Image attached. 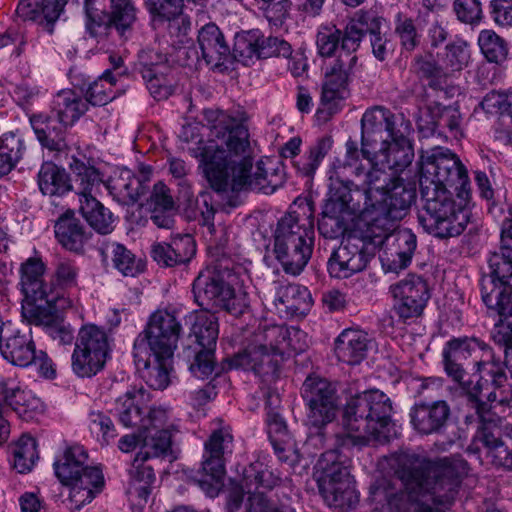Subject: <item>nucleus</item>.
Returning a JSON list of instances; mask_svg holds the SVG:
<instances>
[{
  "label": "nucleus",
  "instance_id": "obj_4",
  "mask_svg": "<svg viewBox=\"0 0 512 512\" xmlns=\"http://www.w3.org/2000/svg\"><path fill=\"white\" fill-rule=\"evenodd\" d=\"M369 164L370 169L361 176L364 177L365 204L369 207L368 218L374 221V242L389 240L394 230L395 222L401 220L413 203L416 192L404 184L395 172L377 164V159Z\"/></svg>",
  "mask_w": 512,
  "mask_h": 512
},
{
  "label": "nucleus",
  "instance_id": "obj_9",
  "mask_svg": "<svg viewBox=\"0 0 512 512\" xmlns=\"http://www.w3.org/2000/svg\"><path fill=\"white\" fill-rule=\"evenodd\" d=\"M422 208L418 220L423 229L439 239L457 237L471 219L466 204H457L450 189L439 186H420Z\"/></svg>",
  "mask_w": 512,
  "mask_h": 512
},
{
  "label": "nucleus",
  "instance_id": "obj_55",
  "mask_svg": "<svg viewBox=\"0 0 512 512\" xmlns=\"http://www.w3.org/2000/svg\"><path fill=\"white\" fill-rule=\"evenodd\" d=\"M333 140L324 136L316 141L309 149V152L294 163L297 171L306 177H312L320 163L331 150Z\"/></svg>",
  "mask_w": 512,
  "mask_h": 512
},
{
  "label": "nucleus",
  "instance_id": "obj_61",
  "mask_svg": "<svg viewBox=\"0 0 512 512\" xmlns=\"http://www.w3.org/2000/svg\"><path fill=\"white\" fill-rule=\"evenodd\" d=\"M88 427L91 434L101 445H107L117 436L111 418L101 411H91L88 415Z\"/></svg>",
  "mask_w": 512,
  "mask_h": 512
},
{
  "label": "nucleus",
  "instance_id": "obj_43",
  "mask_svg": "<svg viewBox=\"0 0 512 512\" xmlns=\"http://www.w3.org/2000/svg\"><path fill=\"white\" fill-rule=\"evenodd\" d=\"M150 450V448L143 446L136 454L132 467L129 470L130 481L127 493L144 501L147 500L151 492V485L155 480L153 468L145 465L144 462L150 458L162 456L154 455L150 453Z\"/></svg>",
  "mask_w": 512,
  "mask_h": 512
},
{
  "label": "nucleus",
  "instance_id": "obj_14",
  "mask_svg": "<svg viewBox=\"0 0 512 512\" xmlns=\"http://www.w3.org/2000/svg\"><path fill=\"white\" fill-rule=\"evenodd\" d=\"M107 332L94 324L82 326L71 355V369L79 378H92L101 372L110 354Z\"/></svg>",
  "mask_w": 512,
  "mask_h": 512
},
{
  "label": "nucleus",
  "instance_id": "obj_47",
  "mask_svg": "<svg viewBox=\"0 0 512 512\" xmlns=\"http://www.w3.org/2000/svg\"><path fill=\"white\" fill-rule=\"evenodd\" d=\"M55 236L67 250L80 251L89 238V232L73 213L63 214L55 224Z\"/></svg>",
  "mask_w": 512,
  "mask_h": 512
},
{
  "label": "nucleus",
  "instance_id": "obj_20",
  "mask_svg": "<svg viewBox=\"0 0 512 512\" xmlns=\"http://www.w3.org/2000/svg\"><path fill=\"white\" fill-rule=\"evenodd\" d=\"M358 49L359 34L352 26L343 40L340 53L325 73L321 95L323 102H331L341 97V92L347 88L358 61L356 55Z\"/></svg>",
  "mask_w": 512,
  "mask_h": 512
},
{
  "label": "nucleus",
  "instance_id": "obj_7",
  "mask_svg": "<svg viewBox=\"0 0 512 512\" xmlns=\"http://www.w3.org/2000/svg\"><path fill=\"white\" fill-rule=\"evenodd\" d=\"M135 391H127L116 399L113 408L119 422L139 431L144 447L154 455H166L171 450L173 434L178 423L170 408L164 406L141 407Z\"/></svg>",
  "mask_w": 512,
  "mask_h": 512
},
{
  "label": "nucleus",
  "instance_id": "obj_34",
  "mask_svg": "<svg viewBox=\"0 0 512 512\" xmlns=\"http://www.w3.org/2000/svg\"><path fill=\"white\" fill-rule=\"evenodd\" d=\"M197 42L202 59L213 69L227 68L231 51L224 34L214 23H208L198 31Z\"/></svg>",
  "mask_w": 512,
  "mask_h": 512
},
{
  "label": "nucleus",
  "instance_id": "obj_21",
  "mask_svg": "<svg viewBox=\"0 0 512 512\" xmlns=\"http://www.w3.org/2000/svg\"><path fill=\"white\" fill-rule=\"evenodd\" d=\"M181 333V323L173 312L157 310L149 317L145 329L137 336L133 346L171 354L177 348Z\"/></svg>",
  "mask_w": 512,
  "mask_h": 512
},
{
  "label": "nucleus",
  "instance_id": "obj_37",
  "mask_svg": "<svg viewBox=\"0 0 512 512\" xmlns=\"http://www.w3.org/2000/svg\"><path fill=\"white\" fill-rule=\"evenodd\" d=\"M29 121L37 140L43 148L57 153L67 149L66 132L70 128L68 125L58 122V119L51 113L33 114Z\"/></svg>",
  "mask_w": 512,
  "mask_h": 512
},
{
  "label": "nucleus",
  "instance_id": "obj_15",
  "mask_svg": "<svg viewBox=\"0 0 512 512\" xmlns=\"http://www.w3.org/2000/svg\"><path fill=\"white\" fill-rule=\"evenodd\" d=\"M233 452V435L229 426H223L211 432L204 443L201 469L194 481L208 495L217 494L225 475L227 457Z\"/></svg>",
  "mask_w": 512,
  "mask_h": 512
},
{
  "label": "nucleus",
  "instance_id": "obj_36",
  "mask_svg": "<svg viewBox=\"0 0 512 512\" xmlns=\"http://www.w3.org/2000/svg\"><path fill=\"white\" fill-rule=\"evenodd\" d=\"M196 253V243L190 234L176 235L170 242L152 246L151 257L162 267H175L188 263Z\"/></svg>",
  "mask_w": 512,
  "mask_h": 512
},
{
  "label": "nucleus",
  "instance_id": "obj_39",
  "mask_svg": "<svg viewBox=\"0 0 512 512\" xmlns=\"http://www.w3.org/2000/svg\"><path fill=\"white\" fill-rule=\"evenodd\" d=\"M477 349H485L484 344L477 339L455 338L446 343L443 349L444 367L455 382L463 384L465 372L462 361L467 360Z\"/></svg>",
  "mask_w": 512,
  "mask_h": 512
},
{
  "label": "nucleus",
  "instance_id": "obj_32",
  "mask_svg": "<svg viewBox=\"0 0 512 512\" xmlns=\"http://www.w3.org/2000/svg\"><path fill=\"white\" fill-rule=\"evenodd\" d=\"M36 346L30 330L4 329L0 331V353L9 363L28 367L35 360Z\"/></svg>",
  "mask_w": 512,
  "mask_h": 512
},
{
  "label": "nucleus",
  "instance_id": "obj_10",
  "mask_svg": "<svg viewBox=\"0 0 512 512\" xmlns=\"http://www.w3.org/2000/svg\"><path fill=\"white\" fill-rule=\"evenodd\" d=\"M349 468V456L338 449L322 453L315 466L319 493L337 512H347L359 501Z\"/></svg>",
  "mask_w": 512,
  "mask_h": 512
},
{
  "label": "nucleus",
  "instance_id": "obj_27",
  "mask_svg": "<svg viewBox=\"0 0 512 512\" xmlns=\"http://www.w3.org/2000/svg\"><path fill=\"white\" fill-rule=\"evenodd\" d=\"M133 356L140 377L150 388L164 390L168 387L174 353L163 354L133 346Z\"/></svg>",
  "mask_w": 512,
  "mask_h": 512
},
{
  "label": "nucleus",
  "instance_id": "obj_50",
  "mask_svg": "<svg viewBox=\"0 0 512 512\" xmlns=\"http://www.w3.org/2000/svg\"><path fill=\"white\" fill-rule=\"evenodd\" d=\"M88 454L83 446L74 444L68 446L60 459L53 464L56 477L62 484L71 481L88 465Z\"/></svg>",
  "mask_w": 512,
  "mask_h": 512
},
{
  "label": "nucleus",
  "instance_id": "obj_40",
  "mask_svg": "<svg viewBox=\"0 0 512 512\" xmlns=\"http://www.w3.org/2000/svg\"><path fill=\"white\" fill-rule=\"evenodd\" d=\"M417 247V237L410 229H400L393 236L392 248L381 257L386 271L398 272L405 269L412 261Z\"/></svg>",
  "mask_w": 512,
  "mask_h": 512
},
{
  "label": "nucleus",
  "instance_id": "obj_63",
  "mask_svg": "<svg viewBox=\"0 0 512 512\" xmlns=\"http://www.w3.org/2000/svg\"><path fill=\"white\" fill-rule=\"evenodd\" d=\"M452 8L456 19L463 24L475 27L484 19L481 0H453Z\"/></svg>",
  "mask_w": 512,
  "mask_h": 512
},
{
  "label": "nucleus",
  "instance_id": "obj_13",
  "mask_svg": "<svg viewBox=\"0 0 512 512\" xmlns=\"http://www.w3.org/2000/svg\"><path fill=\"white\" fill-rule=\"evenodd\" d=\"M420 186L453 188L459 196L468 194V172L459 157L450 149L436 146L422 150L419 159Z\"/></svg>",
  "mask_w": 512,
  "mask_h": 512
},
{
  "label": "nucleus",
  "instance_id": "obj_51",
  "mask_svg": "<svg viewBox=\"0 0 512 512\" xmlns=\"http://www.w3.org/2000/svg\"><path fill=\"white\" fill-rule=\"evenodd\" d=\"M55 294L62 296L67 301V305L65 304L63 307H58L56 301L50 302L49 297H43L33 301H44V304H29L28 307L23 308L25 317L28 318L31 323L43 325L46 327L47 331L56 323L57 313L72 306V300L68 296H65L59 291H55Z\"/></svg>",
  "mask_w": 512,
  "mask_h": 512
},
{
  "label": "nucleus",
  "instance_id": "obj_54",
  "mask_svg": "<svg viewBox=\"0 0 512 512\" xmlns=\"http://www.w3.org/2000/svg\"><path fill=\"white\" fill-rule=\"evenodd\" d=\"M422 28L423 26H419L417 20L415 22L411 17L401 12L395 15L394 33L405 51H414L420 45L422 35L419 30Z\"/></svg>",
  "mask_w": 512,
  "mask_h": 512
},
{
  "label": "nucleus",
  "instance_id": "obj_35",
  "mask_svg": "<svg viewBox=\"0 0 512 512\" xmlns=\"http://www.w3.org/2000/svg\"><path fill=\"white\" fill-rule=\"evenodd\" d=\"M68 0H20L16 14L23 21L37 23L48 33L54 30V24L64 13Z\"/></svg>",
  "mask_w": 512,
  "mask_h": 512
},
{
  "label": "nucleus",
  "instance_id": "obj_59",
  "mask_svg": "<svg viewBox=\"0 0 512 512\" xmlns=\"http://www.w3.org/2000/svg\"><path fill=\"white\" fill-rule=\"evenodd\" d=\"M478 45L489 62L501 63L507 58V43L493 30H482L478 36Z\"/></svg>",
  "mask_w": 512,
  "mask_h": 512
},
{
  "label": "nucleus",
  "instance_id": "obj_49",
  "mask_svg": "<svg viewBox=\"0 0 512 512\" xmlns=\"http://www.w3.org/2000/svg\"><path fill=\"white\" fill-rule=\"evenodd\" d=\"M38 186L42 194L48 196H62L73 190L66 170L53 162L42 164L38 172Z\"/></svg>",
  "mask_w": 512,
  "mask_h": 512
},
{
  "label": "nucleus",
  "instance_id": "obj_53",
  "mask_svg": "<svg viewBox=\"0 0 512 512\" xmlns=\"http://www.w3.org/2000/svg\"><path fill=\"white\" fill-rule=\"evenodd\" d=\"M105 252L111 256L114 267L123 276L135 277L144 271V263L120 243L107 244Z\"/></svg>",
  "mask_w": 512,
  "mask_h": 512
},
{
  "label": "nucleus",
  "instance_id": "obj_12",
  "mask_svg": "<svg viewBox=\"0 0 512 512\" xmlns=\"http://www.w3.org/2000/svg\"><path fill=\"white\" fill-rule=\"evenodd\" d=\"M480 394L479 384L473 390L468 389V404L475 411L478 423L474 443L483 445L486 457L492 464L512 470V424L506 428L509 442L504 441L500 437L502 419L491 411V404L481 400Z\"/></svg>",
  "mask_w": 512,
  "mask_h": 512
},
{
  "label": "nucleus",
  "instance_id": "obj_16",
  "mask_svg": "<svg viewBox=\"0 0 512 512\" xmlns=\"http://www.w3.org/2000/svg\"><path fill=\"white\" fill-rule=\"evenodd\" d=\"M480 291L489 314L499 317L491 335L507 357L509 350H512V283L481 278Z\"/></svg>",
  "mask_w": 512,
  "mask_h": 512
},
{
  "label": "nucleus",
  "instance_id": "obj_18",
  "mask_svg": "<svg viewBox=\"0 0 512 512\" xmlns=\"http://www.w3.org/2000/svg\"><path fill=\"white\" fill-rule=\"evenodd\" d=\"M189 153L199 159V168L214 191H233V177L240 167V161L232 159L235 155L231 154L228 148L224 149L216 142L209 141L208 146L189 148Z\"/></svg>",
  "mask_w": 512,
  "mask_h": 512
},
{
  "label": "nucleus",
  "instance_id": "obj_30",
  "mask_svg": "<svg viewBox=\"0 0 512 512\" xmlns=\"http://www.w3.org/2000/svg\"><path fill=\"white\" fill-rule=\"evenodd\" d=\"M46 264L39 256H32L26 259L20 266L21 292L27 299L35 300L37 298L49 297L50 302H57L58 307H63L67 301L60 295L55 294L54 290L44 284V274Z\"/></svg>",
  "mask_w": 512,
  "mask_h": 512
},
{
  "label": "nucleus",
  "instance_id": "obj_45",
  "mask_svg": "<svg viewBox=\"0 0 512 512\" xmlns=\"http://www.w3.org/2000/svg\"><path fill=\"white\" fill-rule=\"evenodd\" d=\"M369 343L366 332L345 329L336 338L334 351L339 361L356 365L366 357Z\"/></svg>",
  "mask_w": 512,
  "mask_h": 512
},
{
  "label": "nucleus",
  "instance_id": "obj_62",
  "mask_svg": "<svg viewBox=\"0 0 512 512\" xmlns=\"http://www.w3.org/2000/svg\"><path fill=\"white\" fill-rule=\"evenodd\" d=\"M280 478L267 469L263 463L256 462L249 466L244 472V484L248 489L254 485L255 490L259 488L271 489L279 482ZM250 492V490H248Z\"/></svg>",
  "mask_w": 512,
  "mask_h": 512
},
{
  "label": "nucleus",
  "instance_id": "obj_48",
  "mask_svg": "<svg viewBox=\"0 0 512 512\" xmlns=\"http://www.w3.org/2000/svg\"><path fill=\"white\" fill-rule=\"evenodd\" d=\"M383 18L371 12H365L357 18V23L360 24L365 31V34H370V44L372 54L378 61H385L394 52V43L384 34L380 32Z\"/></svg>",
  "mask_w": 512,
  "mask_h": 512
},
{
  "label": "nucleus",
  "instance_id": "obj_1",
  "mask_svg": "<svg viewBox=\"0 0 512 512\" xmlns=\"http://www.w3.org/2000/svg\"><path fill=\"white\" fill-rule=\"evenodd\" d=\"M363 165L357 142L348 139L343 159L336 158L328 170V193L324 206L328 213L358 214L355 229L331 254L327 268L332 277L344 279L363 271L384 242H374V221L369 220L365 194L351 180L361 177Z\"/></svg>",
  "mask_w": 512,
  "mask_h": 512
},
{
  "label": "nucleus",
  "instance_id": "obj_19",
  "mask_svg": "<svg viewBox=\"0 0 512 512\" xmlns=\"http://www.w3.org/2000/svg\"><path fill=\"white\" fill-rule=\"evenodd\" d=\"M191 334L195 337L196 347L189 370L198 379L208 378L215 368V349L219 334L217 318L207 312L197 314L192 323Z\"/></svg>",
  "mask_w": 512,
  "mask_h": 512
},
{
  "label": "nucleus",
  "instance_id": "obj_42",
  "mask_svg": "<svg viewBox=\"0 0 512 512\" xmlns=\"http://www.w3.org/2000/svg\"><path fill=\"white\" fill-rule=\"evenodd\" d=\"M105 187L112 198L124 206L134 205L145 190L142 181L128 168H121L105 183Z\"/></svg>",
  "mask_w": 512,
  "mask_h": 512
},
{
  "label": "nucleus",
  "instance_id": "obj_5",
  "mask_svg": "<svg viewBox=\"0 0 512 512\" xmlns=\"http://www.w3.org/2000/svg\"><path fill=\"white\" fill-rule=\"evenodd\" d=\"M392 413L391 399L378 389L351 396L344 407L343 432L337 435V443L343 448H361L386 439Z\"/></svg>",
  "mask_w": 512,
  "mask_h": 512
},
{
  "label": "nucleus",
  "instance_id": "obj_2",
  "mask_svg": "<svg viewBox=\"0 0 512 512\" xmlns=\"http://www.w3.org/2000/svg\"><path fill=\"white\" fill-rule=\"evenodd\" d=\"M390 466L402 489L385 492L388 512H444L467 474V462L461 457L431 460L415 453L392 456Z\"/></svg>",
  "mask_w": 512,
  "mask_h": 512
},
{
  "label": "nucleus",
  "instance_id": "obj_46",
  "mask_svg": "<svg viewBox=\"0 0 512 512\" xmlns=\"http://www.w3.org/2000/svg\"><path fill=\"white\" fill-rule=\"evenodd\" d=\"M359 34V46L365 36V31L360 24L357 23V19L350 21L345 29L342 31L336 27V25L326 24L319 26L316 34V48L317 52L321 57L329 58L332 57L336 50L343 45V40L350 27H352Z\"/></svg>",
  "mask_w": 512,
  "mask_h": 512
},
{
  "label": "nucleus",
  "instance_id": "obj_22",
  "mask_svg": "<svg viewBox=\"0 0 512 512\" xmlns=\"http://www.w3.org/2000/svg\"><path fill=\"white\" fill-rule=\"evenodd\" d=\"M135 70L142 76L155 100H165L173 93L172 68L165 53L155 48L142 49L138 54Z\"/></svg>",
  "mask_w": 512,
  "mask_h": 512
},
{
  "label": "nucleus",
  "instance_id": "obj_25",
  "mask_svg": "<svg viewBox=\"0 0 512 512\" xmlns=\"http://www.w3.org/2000/svg\"><path fill=\"white\" fill-rule=\"evenodd\" d=\"M483 356L484 358L475 363L478 373V379L476 382L470 380L463 382L462 384L466 396L468 397V389L473 390V387L476 384H479L481 386L480 396L482 401L486 399L490 404L493 402H498L499 404L511 407L512 396L510 398L507 396H502L504 393L502 390L500 391V395H498L496 391H488L489 385L495 388H501L503 383L506 382L507 376L504 363L500 359H495L490 348L486 349Z\"/></svg>",
  "mask_w": 512,
  "mask_h": 512
},
{
  "label": "nucleus",
  "instance_id": "obj_11",
  "mask_svg": "<svg viewBox=\"0 0 512 512\" xmlns=\"http://www.w3.org/2000/svg\"><path fill=\"white\" fill-rule=\"evenodd\" d=\"M301 396L307 407V422L310 426L304 448L309 454H314L324 447V428L336 418L338 397L332 383L319 376L306 378Z\"/></svg>",
  "mask_w": 512,
  "mask_h": 512
},
{
  "label": "nucleus",
  "instance_id": "obj_33",
  "mask_svg": "<svg viewBox=\"0 0 512 512\" xmlns=\"http://www.w3.org/2000/svg\"><path fill=\"white\" fill-rule=\"evenodd\" d=\"M104 484L102 470L99 467L87 465L83 471L73 476L71 481L63 484L70 488L68 498L70 508L80 510L90 503L103 490Z\"/></svg>",
  "mask_w": 512,
  "mask_h": 512
},
{
  "label": "nucleus",
  "instance_id": "obj_44",
  "mask_svg": "<svg viewBox=\"0 0 512 512\" xmlns=\"http://www.w3.org/2000/svg\"><path fill=\"white\" fill-rule=\"evenodd\" d=\"M69 168L74 174L73 190L79 199L96 198L101 185H105L100 171L95 168L85 157H71Z\"/></svg>",
  "mask_w": 512,
  "mask_h": 512
},
{
  "label": "nucleus",
  "instance_id": "obj_17",
  "mask_svg": "<svg viewBox=\"0 0 512 512\" xmlns=\"http://www.w3.org/2000/svg\"><path fill=\"white\" fill-rule=\"evenodd\" d=\"M192 292L195 302L203 310H225L235 316L244 311V305L235 295L234 288L216 267L206 268L199 273L193 282Z\"/></svg>",
  "mask_w": 512,
  "mask_h": 512
},
{
  "label": "nucleus",
  "instance_id": "obj_64",
  "mask_svg": "<svg viewBox=\"0 0 512 512\" xmlns=\"http://www.w3.org/2000/svg\"><path fill=\"white\" fill-rule=\"evenodd\" d=\"M247 512H296L291 499L285 496L277 502L268 501L263 493H254L248 498Z\"/></svg>",
  "mask_w": 512,
  "mask_h": 512
},
{
  "label": "nucleus",
  "instance_id": "obj_28",
  "mask_svg": "<svg viewBox=\"0 0 512 512\" xmlns=\"http://www.w3.org/2000/svg\"><path fill=\"white\" fill-rule=\"evenodd\" d=\"M0 405L11 409L24 421H32L44 411L41 399L11 377H0Z\"/></svg>",
  "mask_w": 512,
  "mask_h": 512
},
{
  "label": "nucleus",
  "instance_id": "obj_23",
  "mask_svg": "<svg viewBox=\"0 0 512 512\" xmlns=\"http://www.w3.org/2000/svg\"><path fill=\"white\" fill-rule=\"evenodd\" d=\"M390 292L394 298L392 310L402 322L421 316L431 296L427 282L415 274L391 285Z\"/></svg>",
  "mask_w": 512,
  "mask_h": 512
},
{
  "label": "nucleus",
  "instance_id": "obj_41",
  "mask_svg": "<svg viewBox=\"0 0 512 512\" xmlns=\"http://www.w3.org/2000/svg\"><path fill=\"white\" fill-rule=\"evenodd\" d=\"M88 110L84 96L73 89L58 91L51 100L50 113L58 122L72 127Z\"/></svg>",
  "mask_w": 512,
  "mask_h": 512
},
{
  "label": "nucleus",
  "instance_id": "obj_57",
  "mask_svg": "<svg viewBox=\"0 0 512 512\" xmlns=\"http://www.w3.org/2000/svg\"><path fill=\"white\" fill-rule=\"evenodd\" d=\"M80 268L77 264L68 259L59 260L55 266L52 276V286L49 290L62 292L78 287Z\"/></svg>",
  "mask_w": 512,
  "mask_h": 512
},
{
  "label": "nucleus",
  "instance_id": "obj_6",
  "mask_svg": "<svg viewBox=\"0 0 512 512\" xmlns=\"http://www.w3.org/2000/svg\"><path fill=\"white\" fill-rule=\"evenodd\" d=\"M362 148L360 157L369 159L370 151L367 149V136L380 134L381 149L376 153L377 164L399 173L405 170L414 158V151L407 134L411 124L402 115H395L385 108L377 107L366 111L361 119Z\"/></svg>",
  "mask_w": 512,
  "mask_h": 512
},
{
  "label": "nucleus",
  "instance_id": "obj_31",
  "mask_svg": "<svg viewBox=\"0 0 512 512\" xmlns=\"http://www.w3.org/2000/svg\"><path fill=\"white\" fill-rule=\"evenodd\" d=\"M273 305L282 318L305 316L311 308L310 292L298 284L274 281Z\"/></svg>",
  "mask_w": 512,
  "mask_h": 512
},
{
  "label": "nucleus",
  "instance_id": "obj_29",
  "mask_svg": "<svg viewBox=\"0 0 512 512\" xmlns=\"http://www.w3.org/2000/svg\"><path fill=\"white\" fill-rule=\"evenodd\" d=\"M450 415V406L444 400L416 403L409 412L413 429L421 435L444 432Z\"/></svg>",
  "mask_w": 512,
  "mask_h": 512
},
{
  "label": "nucleus",
  "instance_id": "obj_3",
  "mask_svg": "<svg viewBox=\"0 0 512 512\" xmlns=\"http://www.w3.org/2000/svg\"><path fill=\"white\" fill-rule=\"evenodd\" d=\"M205 118L212 125V134L226 145L229 152L242 156L240 167L233 177V191L244 190L272 194L285 183L282 164L270 158L257 161L253 167L250 134L247 126L248 116L245 111L237 110L231 114L223 111H205Z\"/></svg>",
  "mask_w": 512,
  "mask_h": 512
},
{
  "label": "nucleus",
  "instance_id": "obj_56",
  "mask_svg": "<svg viewBox=\"0 0 512 512\" xmlns=\"http://www.w3.org/2000/svg\"><path fill=\"white\" fill-rule=\"evenodd\" d=\"M116 79L111 70L104 71L102 76L91 83L86 91L84 99L87 105L104 106L115 98L112 87L115 85Z\"/></svg>",
  "mask_w": 512,
  "mask_h": 512
},
{
  "label": "nucleus",
  "instance_id": "obj_58",
  "mask_svg": "<svg viewBox=\"0 0 512 512\" xmlns=\"http://www.w3.org/2000/svg\"><path fill=\"white\" fill-rule=\"evenodd\" d=\"M13 455L14 468L19 473L31 471L39 458L36 440L29 435H22L15 444Z\"/></svg>",
  "mask_w": 512,
  "mask_h": 512
},
{
  "label": "nucleus",
  "instance_id": "obj_60",
  "mask_svg": "<svg viewBox=\"0 0 512 512\" xmlns=\"http://www.w3.org/2000/svg\"><path fill=\"white\" fill-rule=\"evenodd\" d=\"M419 26H429L427 30L431 46L438 47L448 36L443 18L432 9H420L417 15Z\"/></svg>",
  "mask_w": 512,
  "mask_h": 512
},
{
  "label": "nucleus",
  "instance_id": "obj_26",
  "mask_svg": "<svg viewBox=\"0 0 512 512\" xmlns=\"http://www.w3.org/2000/svg\"><path fill=\"white\" fill-rule=\"evenodd\" d=\"M233 53L244 59H266L291 56V45L279 37L268 36L258 29L243 31L236 35Z\"/></svg>",
  "mask_w": 512,
  "mask_h": 512
},
{
  "label": "nucleus",
  "instance_id": "obj_24",
  "mask_svg": "<svg viewBox=\"0 0 512 512\" xmlns=\"http://www.w3.org/2000/svg\"><path fill=\"white\" fill-rule=\"evenodd\" d=\"M286 337H289L288 327L284 325H271L263 329L258 335L263 343L258 349L246 350L233 360L231 365L235 368L252 369L256 373L264 371L265 364L272 362L270 354L285 356Z\"/></svg>",
  "mask_w": 512,
  "mask_h": 512
},
{
  "label": "nucleus",
  "instance_id": "obj_52",
  "mask_svg": "<svg viewBox=\"0 0 512 512\" xmlns=\"http://www.w3.org/2000/svg\"><path fill=\"white\" fill-rule=\"evenodd\" d=\"M80 212L88 224L101 234H108L113 230V213L96 198H80Z\"/></svg>",
  "mask_w": 512,
  "mask_h": 512
},
{
  "label": "nucleus",
  "instance_id": "obj_8",
  "mask_svg": "<svg viewBox=\"0 0 512 512\" xmlns=\"http://www.w3.org/2000/svg\"><path fill=\"white\" fill-rule=\"evenodd\" d=\"M312 213L289 212L278 220L273 233L271 253L284 272L299 275L311 258L314 246Z\"/></svg>",
  "mask_w": 512,
  "mask_h": 512
},
{
  "label": "nucleus",
  "instance_id": "obj_38",
  "mask_svg": "<svg viewBox=\"0 0 512 512\" xmlns=\"http://www.w3.org/2000/svg\"><path fill=\"white\" fill-rule=\"evenodd\" d=\"M488 272L481 278L512 283V218L505 219L501 229V246L488 258Z\"/></svg>",
  "mask_w": 512,
  "mask_h": 512
}]
</instances>
